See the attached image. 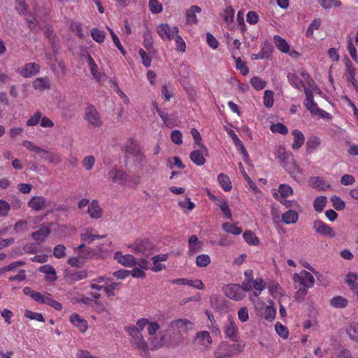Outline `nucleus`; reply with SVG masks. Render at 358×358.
Segmentation results:
<instances>
[{
	"instance_id": "f257e3e1",
	"label": "nucleus",
	"mask_w": 358,
	"mask_h": 358,
	"mask_svg": "<svg viewBox=\"0 0 358 358\" xmlns=\"http://www.w3.org/2000/svg\"><path fill=\"white\" fill-rule=\"evenodd\" d=\"M123 150L124 151V163L127 166L131 157V167L136 171L142 169L147 163L146 157L142 152L138 141L134 138H130L125 143Z\"/></svg>"
},
{
	"instance_id": "f03ea898",
	"label": "nucleus",
	"mask_w": 358,
	"mask_h": 358,
	"mask_svg": "<svg viewBox=\"0 0 358 358\" xmlns=\"http://www.w3.org/2000/svg\"><path fill=\"white\" fill-rule=\"evenodd\" d=\"M125 329L131 337V345L136 350L141 351V355L143 358H149L150 352L148 345L142 334L134 329V326L133 325L126 327Z\"/></svg>"
},
{
	"instance_id": "7ed1b4c3",
	"label": "nucleus",
	"mask_w": 358,
	"mask_h": 358,
	"mask_svg": "<svg viewBox=\"0 0 358 358\" xmlns=\"http://www.w3.org/2000/svg\"><path fill=\"white\" fill-rule=\"evenodd\" d=\"M131 251L135 254L142 255L148 257L151 255L155 250V245L147 238L136 240L130 245Z\"/></svg>"
},
{
	"instance_id": "20e7f679",
	"label": "nucleus",
	"mask_w": 358,
	"mask_h": 358,
	"mask_svg": "<svg viewBox=\"0 0 358 358\" xmlns=\"http://www.w3.org/2000/svg\"><path fill=\"white\" fill-rule=\"evenodd\" d=\"M240 350L239 345L222 341L215 350L214 358H229Z\"/></svg>"
},
{
	"instance_id": "39448f33",
	"label": "nucleus",
	"mask_w": 358,
	"mask_h": 358,
	"mask_svg": "<svg viewBox=\"0 0 358 358\" xmlns=\"http://www.w3.org/2000/svg\"><path fill=\"white\" fill-rule=\"evenodd\" d=\"M304 92L306 94L304 105L312 115H317L321 117H324L326 115H329L327 112L318 108L317 104L313 100V94L310 90L304 88Z\"/></svg>"
},
{
	"instance_id": "423d86ee",
	"label": "nucleus",
	"mask_w": 358,
	"mask_h": 358,
	"mask_svg": "<svg viewBox=\"0 0 358 358\" xmlns=\"http://www.w3.org/2000/svg\"><path fill=\"white\" fill-rule=\"evenodd\" d=\"M157 34L164 41H171L176 34H178L177 27H171L168 24H161L157 27Z\"/></svg>"
},
{
	"instance_id": "0eeeda50",
	"label": "nucleus",
	"mask_w": 358,
	"mask_h": 358,
	"mask_svg": "<svg viewBox=\"0 0 358 358\" xmlns=\"http://www.w3.org/2000/svg\"><path fill=\"white\" fill-rule=\"evenodd\" d=\"M224 292L228 298L235 301H241L245 296V294L239 287L238 284H229L227 285L224 288Z\"/></svg>"
},
{
	"instance_id": "6e6552de",
	"label": "nucleus",
	"mask_w": 358,
	"mask_h": 358,
	"mask_svg": "<svg viewBox=\"0 0 358 358\" xmlns=\"http://www.w3.org/2000/svg\"><path fill=\"white\" fill-rule=\"evenodd\" d=\"M193 322L187 319H178L169 323V327L171 330H177L180 334L191 330L193 327Z\"/></svg>"
},
{
	"instance_id": "1a4fd4ad",
	"label": "nucleus",
	"mask_w": 358,
	"mask_h": 358,
	"mask_svg": "<svg viewBox=\"0 0 358 358\" xmlns=\"http://www.w3.org/2000/svg\"><path fill=\"white\" fill-rule=\"evenodd\" d=\"M195 341L200 345L201 350L203 352L209 350L213 342L210 333L207 331L196 333Z\"/></svg>"
},
{
	"instance_id": "9d476101",
	"label": "nucleus",
	"mask_w": 358,
	"mask_h": 358,
	"mask_svg": "<svg viewBox=\"0 0 358 358\" xmlns=\"http://www.w3.org/2000/svg\"><path fill=\"white\" fill-rule=\"evenodd\" d=\"M293 279L295 282H299L301 285L306 287H312L315 282L313 275L304 270L301 272L300 275L295 273Z\"/></svg>"
},
{
	"instance_id": "9b49d317",
	"label": "nucleus",
	"mask_w": 358,
	"mask_h": 358,
	"mask_svg": "<svg viewBox=\"0 0 358 358\" xmlns=\"http://www.w3.org/2000/svg\"><path fill=\"white\" fill-rule=\"evenodd\" d=\"M28 206L32 210L39 211L50 206V202L47 201L43 196H33L28 202Z\"/></svg>"
},
{
	"instance_id": "f8f14e48",
	"label": "nucleus",
	"mask_w": 358,
	"mask_h": 358,
	"mask_svg": "<svg viewBox=\"0 0 358 358\" xmlns=\"http://www.w3.org/2000/svg\"><path fill=\"white\" fill-rule=\"evenodd\" d=\"M313 227L315 231L320 234L329 237L335 236V232L333 229L320 220H315Z\"/></svg>"
},
{
	"instance_id": "ddd939ff",
	"label": "nucleus",
	"mask_w": 358,
	"mask_h": 358,
	"mask_svg": "<svg viewBox=\"0 0 358 358\" xmlns=\"http://www.w3.org/2000/svg\"><path fill=\"white\" fill-rule=\"evenodd\" d=\"M85 119L92 125L98 127L101 124L99 114L92 105L86 108Z\"/></svg>"
},
{
	"instance_id": "4468645a",
	"label": "nucleus",
	"mask_w": 358,
	"mask_h": 358,
	"mask_svg": "<svg viewBox=\"0 0 358 358\" xmlns=\"http://www.w3.org/2000/svg\"><path fill=\"white\" fill-rule=\"evenodd\" d=\"M39 71L40 66L38 64L36 63H28L20 68L18 72L22 76L29 78L38 73Z\"/></svg>"
},
{
	"instance_id": "2eb2a0df",
	"label": "nucleus",
	"mask_w": 358,
	"mask_h": 358,
	"mask_svg": "<svg viewBox=\"0 0 358 358\" xmlns=\"http://www.w3.org/2000/svg\"><path fill=\"white\" fill-rule=\"evenodd\" d=\"M208 155V149L206 151L203 150L202 148L194 150L190 153L191 160L197 166H202L206 163L205 156Z\"/></svg>"
},
{
	"instance_id": "dca6fc26",
	"label": "nucleus",
	"mask_w": 358,
	"mask_h": 358,
	"mask_svg": "<svg viewBox=\"0 0 358 358\" xmlns=\"http://www.w3.org/2000/svg\"><path fill=\"white\" fill-rule=\"evenodd\" d=\"M40 157L44 160H47L49 163L57 164L61 162L60 154L50 150L43 149L40 152Z\"/></svg>"
},
{
	"instance_id": "f3484780",
	"label": "nucleus",
	"mask_w": 358,
	"mask_h": 358,
	"mask_svg": "<svg viewBox=\"0 0 358 358\" xmlns=\"http://www.w3.org/2000/svg\"><path fill=\"white\" fill-rule=\"evenodd\" d=\"M113 257L125 266L132 267L136 265V259L132 255H122L120 252H117Z\"/></svg>"
},
{
	"instance_id": "a211bd4d",
	"label": "nucleus",
	"mask_w": 358,
	"mask_h": 358,
	"mask_svg": "<svg viewBox=\"0 0 358 358\" xmlns=\"http://www.w3.org/2000/svg\"><path fill=\"white\" fill-rule=\"evenodd\" d=\"M283 166L287 173L295 180H296L302 173V170L294 160L285 162Z\"/></svg>"
},
{
	"instance_id": "6ab92c4d",
	"label": "nucleus",
	"mask_w": 358,
	"mask_h": 358,
	"mask_svg": "<svg viewBox=\"0 0 358 358\" xmlns=\"http://www.w3.org/2000/svg\"><path fill=\"white\" fill-rule=\"evenodd\" d=\"M357 280H358V274L352 272L348 273L345 279V282L348 284L352 292L357 296L358 299V283Z\"/></svg>"
},
{
	"instance_id": "aec40b11",
	"label": "nucleus",
	"mask_w": 358,
	"mask_h": 358,
	"mask_svg": "<svg viewBox=\"0 0 358 358\" xmlns=\"http://www.w3.org/2000/svg\"><path fill=\"white\" fill-rule=\"evenodd\" d=\"M39 271L46 274L45 280L48 282H55L57 279L55 269L50 264L41 266L38 268Z\"/></svg>"
},
{
	"instance_id": "412c9836",
	"label": "nucleus",
	"mask_w": 358,
	"mask_h": 358,
	"mask_svg": "<svg viewBox=\"0 0 358 358\" xmlns=\"http://www.w3.org/2000/svg\"><path fill=\"white\" fill-rule=\"evenodd\" d=\"M70 321L74 326L79 328L80 331H82V332L86 331V330L88 328L87 321L85 319H83V317H81L77 313H73L70 316Z\"/></svg>"
},
{
	"instance_id": "4be33fe9",
	"label": "nucleus",
	"mask_w": 358,
	"mask_h": 358,
	"mask_svg": "<svg viewBox=\"0 0 358 358\" xmlns=\"http://www.w3.org/2000/svg\"><path fill=\"white\" fill-rule=\"evenodd\" d=\"M51 229L49 227H41L39 230L31 233V236L38 243H43L49 236Z\"/></svg>"
},
{
	"instance_id": "5701e85b",
	"label": "nucleus",
	"mask_w": 358,
	"mask_h": 358,
	"mask_svg": "<svg viewBox=\"0 0 358 358\" xmlns=\"http://www.w3.org/2000/svg\"><path fill=\"white\" fill-rule=\"evenodd\" d=\"M237 331L238 330L234 322L229 320L224 327V334L226 336L231 339L233 341H237Z\"/></svg>"
},
{
	"instance_id": "b1692460",
	"label": "nucleus",
	"mask_w": 358,
	"mask_h": 358,
	"mask_svg": "<svg viewBox=\"0 0 358 358\" xmlns=\"http://www.w3.org/2000/svg\"><path fill=\"white\" fill-rule=\"evenodd\" d=\"M87 213L93 219L101 217L102 210L96 200H93L92 203L89 204Z\"/></svg>"
},
{
	"instance_id": "393cba45",
	"label": "nucleus",
	"mask_w": 358,
	"mask_h": 358,
	"mask_svg": "<svg viewBox=\"0 0 358 358\" xmlns=\"http://www.w3.org/2000/svg\"><path fill=\"white\" fill-rule=\"evenodd\" d=\"M211 307L217 311L222 312L226 308L224 301L222 297L215 294L212 295L210 298Z\"/></svg>"
},
{
	"instance_id": "a878e982",
	"label": "nucleus",
	"mask_w": 358,
	"mask_h": 358,
	"mask_svg": "<svg viewBox=\"0 0 358 358\" xmlns=\"http://www.w3.org/2000/svg\"><path fill=\"white\" fill-rule=\"evenodd\" d=\"M201 9L198 6H192L189 9L186 11L187 23L196 24L197 22L196 13H201Z\"/></svg>"
},
{
	"instance_id": "bb28decb",
	"label": "nucleus",
	"mask_w": 358,
	"mask_h": 358,
	"mask_svg": "<svg viewBox=\"0 0 358 358\" xmlns=\"http://www.w3.org/2000/svg\"><path fill=\"white\" fill-rule=\"evenodd\" d=\"M308 182L310 186L320 190H324L330 187L329 185H325L324 179L321 177L312 176L309 178Z\"/></svg>"
},
{
	"instance_id": "cd10ccee",
	"label": "nucleus",
	"mask_w": 358,
	"mask_h": 358,
	"mask_svg": "<svg viewBox=\"0 0 358 358\" xmlns=\"http://www.w3.org/2000/svg\"><path fill=\"white\" fill-rule=\"evenodd\" d=\"M287 80L290 85L297 90H301L302 87L306 88L304 82L295 73H289L287 74Z\"/></svg>"
},
{
	"instance_id": "c85d7f7f",
	"label": "nucleus",
	"mask_w": 358,
	"mask_h": 358,
	"mask_svg": "<svg viewBox=\"0 0 358 358\" xmlns=\"http://www.w3.org/2000/svg\"><path fill=\"white\" fill-rule=\"evenodd\" d=\"M274 43L279 50L284 53H288L289 51V45L288 43L281 36L275 35L273 37Z\"/></svg>"
},
{
	"instance_id": "c756f323",
	"label": "nucleus",
	"mask_w": 358,
	"mask_h": 358,
	"mask_svg": "<svg viewBox=\"0 0 358 358\" xmlns=\"http://www.w3.org/2000/svg\"><path fill=\"white\" fill-rule=\"evenodd\" d=\"M294 136V142L292 143V148L294 150L299 149L304 143V136L301 131L298 129H294L292 131Z\"/></svg>"
},
{
	"instance_id": "7c9ffc66",
	"label": "nucleus",
	"mask_w": 358,
	"mask_h": 358,
	"mask_svg": "<svg viewBox=\"0 0 358 358\" xmlns=\"http://www.w3.org/2000/svg\"><path fill=\"white\" fill-rule=\"evenodd\" d=\"M299 218L298 213L293 210H289L282 216V220L287 224H294L297 222Z\"/></svg>"
},
{
	"instance_id": "2f4dec72",
	"label": "nucleus",
	"mask_w": 358,
	"mask_h": 358,
	"mask_svg": "<svg viewBox=\"0 0 358 358\" xmlns=\"http://www.w3.org/2000/svg\"><path fill=\"white\" fill-rule=\"evenodd\" d=\"M189 250L188 255H193L198 251H199V243L198 242V238L196 235H192L188 241Z\"/></svg>"
},
{
	"instance_id": "473e14b6",
	"label": "nucleus",
	"mask_w": 358,
	"mask_h": 358,
	"mask_svg": "<svg viewBox=\"0 0 358 358\" xmlns=\"http://www.w3.org/2000/svg\"><path fill=\"white\" fill-rule=\"evenodd\" d=\"M92 229H87L85 233L80 235V239L85 243H92L96 238H103L105 237L104 235H94L92 234Z\"/></svg>"
},
{
	"instance_id": "72a5a7b5",
	"label": "nucleus",
	"mask_w": 358,
	"mask_h": 358,
	"mask_svg": "<svg viewBox=\"0 0 358 358\" xmlns=\"http://www.w3.org/2000/svg\"><path fill=\"white\" fill-rule=\"evenodd\" d=\"M252 288L255 290L254 292L255 296H258L262 291L266 288V285L264 280L262 278H257L252 281Z\"/></svg>"
},
{
	"instance_id": "f704fd0d",
	"label": "nucleus",
	"mask_w": 358,
	"mask_h": 358,
	"mask_svg": "<svg viewBox=\"0 0 358 358\" xmlns=\"http://www.w3.org/2000/svg\"><path fill=\"white\" fill-rule=\"evenodd\" d=\"M348 301L341 296L333 297L330 300V304L336 308H344L348 306Z\"/></svg>"
},
{
	"instance_id": "c9c22d12",
	"label": "nucleus",
	"mask_w": 358,
	"mask_h": 358,
	"mask_svg": "<svg viewBox=\"0 0 358 358\" xmlns=\"http://www.w3.org/2000/svg\"><path fill=\"white\" fill-rule=\"evenodd\" d=\"M191 134L194 141V148L197 147L198 148H202L203 150L206 151V147L201 143L202 138L201 136L200 133L198 131V130L195 128H192L191 129Z\"/></svg>"
},
{
	"instance_id": "e433bc0d",
	"label": "nucleus",
	"mask_w": 358,
	"mask_h": 358,
	"mask_svg": "<svg viewBox=\"0 0 358 358\" xmlns=\"http://www.w3.org/2000/svg\"><path fill=\"white\" fill-rule=\"evenodd\" d=\"M243 238L249 245H257L259 243V238L252 231H245L243 234Z\"/></svg>"
},
{
	"instance_id": "4c0bfd02",
	"label": "nucleus",
	"mask_w": 358,
	"mask_h": 358,
	"mask_svg": "<svg viewBox=\"0 0 358 358\" xmlns=\"http://www.w3.org/2000/svg\"><path fill=\"white\" fill-rule=\"evenodd\" d=\"M87 62L92 75L96 80H100L101 74L99 73H97V66L91 55H87Z\"/></svg>"
},
{
	"instance_id": "58836bf2",
	"label": "nucleus",
	"mask_w": 358,
	"mask_h": 358,
	"mask_svg": "<svg viewBox=\"0 0 358 358\" xmlns=\"http://www.w3.org/2000/svg\"><path fill=\"white\" fill-rule=\"evenodd\" d=\"M217 181L224 191L229 192L231 189V181L227 175L223 173L219 174Z\"/></svg>"
},
{
	"instance_id": "ea45409f",
	"label": "nucleus",
	"mask_w": 358,
	"mask_h": 358,
	"mask_svg": "<svg viewBox=\"0 0 358 358\" xmlns=\"http://www.w3.org/2000/svg\"><path fill=\"white\" fill-rule=\"evenodd\" d=\"M33 87L36 90H44L50 88L49 81L47 78H38L33 82Z\"/></svg>"
},
{
	"instance_id": "a19ab883",
	"label": "nucleus",
	"mask_w": 358,
	"mask_h": 358,
	"mask_svg": "<svg viewBox=\"0 0 358 358\" xmlns=\"http://www.w3.org/2000/svg\"><path fill=\"white\" fill-rule=\"evenodd\" d=\"M216 204L220 208L221 210L226 215L227 218L231 219L232 215L231 213V210L229 207L227 201L224 199H220L217 200Z\"/></svg>"
},
{
	"instance_id": "79ce46f5",
	"label": "nucleus",
	"mask_w": 358,
	"mask_h": 358,
	"mask_svg": "<svg viewBox=\"0 0 358 358\" xmlns=\"http://www.w3.org/2000/svg\"><path fill=\"white\" fill-rule=\"evenodd\" d=\"M345 64L346 66L347 80H354V78H355L356 75V70L352 66L351 61L348 57L345 59Z\"/></svg>"
},
{
	"instance_id": "37998d69",
	"label": "nucleus",
	"mask_w": 358,
	"mask_h": 358,
	"mask_svg": "<svg viewBox=\"0 0 358 358\" xmlns=\"http://www.w3.org/2000/svg\"><path fill=\"white\" fill-rule=\"evenodd\" d=\"M222 229L224 231L234 235H238L242 232V229L236 225L229 222H224L222 224Z\"/></svg>"
},
{
	"instance_id": "c03bdc74",
	"label": "nucleus",
	"mask_w": 358,
	"mask_h": 358,
	"mask_svg": "<svg viewBox=\"0 0 358 358\" xmlns=\"http://www.w3.org/2000/svg\"><path fill=\"white\" fill-rule=\"evenodd\" d=\"M327 203L326 196L317 197L313 201V207L317 212H322Z\"/></svg>"
},
{
	"instance_id": "a18cd8bd",
	"label": "nucleus",
	"mask_w": 358,
	"mask_h": 358,
	"mask_svg": "<svg viewBox=\"0 0 358 358\" xmlns=\"http://www.w3.org/2000/svg\"><path fill=\"white\" fill-rule=\"evenodd\" d=\"M44 304H47L53 308H55L56 310H61L62 309V304L57 301H55L52 299L50 294H46L45 295V300L44 301Z\"/></svg>"
},
{
	"instance_id": "49530a36",
	"label": "nucleus",
	"mask_w": 358,
	"mask_h": 358,
	"mask_svg": "<svg viewBox=\"0 0 358 358\" xmlns=\"http://www.w3.org/2000/svg\"><path fill=\"white\" fill-rule=\"evenodd\" d=\"M91 36L92 38L97 43H102L105 39V32L98 28H93L91 30Z\"/></svg>"
},
{
	"instance_id": "de8ad7c7",
	"label": "nucleus",
	"mask_w": 358,
	"mask_h": 358,
	"mask_svg": "<svg viewBox=\"0 0 358 358\" xmlns=\"http://www.w3.org/2000/svg\"><path fill=\"white\" fill-rule=\"evenodd\" d=\"M238 166L240 169V171L241 173L243 174L245 180L248 182L250 187L255 192H258L259 189L257 186V185L250 179V178L248 176V175L246 173L244 167L243 166V164L241 162L238 163Z\"/></svg>"
},
{
	"instance_id": "09e8293b",
	"label": "nucleus",
	"mask_w": 358,
	"mask_h": 358,
	"mask_svg": "<svg viewBox=\"0 0 358 358\" xmlns=\"http://www.w3.org/2000/svg\"><path fill=\"white\" fill-rule=\"evenodd\" d=\"M320 144L318 137L313 136L310 138L306 142L307 152L310 153Z\"/></svg>"
},
{
	"instance_id": "8fccbe9b",
	"label": "nucleus",
	"mask_w": 358,
	"mask_h": 358,
	"mask_svg": "<svg viewBox=\"0 0 358 358\" xmlns=\"http://www.w3.org/2000/svg\"><path fill=\"white\" fill-rule=\"evenodd\" d=\"M270 129L273 133H278L283 135L288 133V129L282 123L273 124L271 125Z\"/></svg>"
},
{
	"instance_id": "3c124183",
	"label": "nucleus",
	"mask_w": 358,
	"mask_h": 358,
	"mask_svg": "<svg viewBox=\"0 0 358 358\" xmlns=\"http://www.w3.org/2000/svg\"><path fill=\"white\" fill-rule=\"evenodd\" d=\"M128 176L120 170L113 169V181L117 180L122 184H127Z\"/></svg>"
},
{
	"instance_id": "603ef678",
	"label": "nucleus",
	"mask_w": 358,
	"mask_h": 358,
	"mask_svg": "<svg viewBox=\"0 0 358 358\" xmlns=\"http://www.w3.org/2000/svg\"><path fill=\"white\" fill-rule=\"evenodd\" d=\"M346 334L354 341H358V324L350 325L346 329Z\"/></svg>"
},
{
	"instance_id": "864d4df0",
	"label": "nucleus",
	"mask_w": 358,
	"mask_h": 358,
	"mask_svg": "<svg viewBox=\"0 0 358 358\" xmlns=\"http://www.w3.org/2000/svg\"><path fill=\"white\" fill-rule=\"evenodd\" d=\"M210 263V258L208 255L202 254L196 257V264L199 267H206Z\"/></svg>"
},
{
	"instance_id": "5fc2aeb1",
	"label": "nucleus",
	"mask_w": 358,
	"mask_h": 358,
	"mask_svg": "<svg viewBox=\"0 0 358 358\" xmlns=\"http://www.w3.org/2000/svg\"><path fill=\"white\" fill-rule=\"evenodd\" d=\"M251 85L257 90L264 89L266 85V82L258 77H253L250 80Z\"/></svg>"
},
{
	"instance_id": "6e6d98bb",
	"label": "nucleus",
	"mask_w": 358,
	"mask_h": 358,
	"mask_svg": "<svg viewBox=\"0 0 358 358\" xmlns=\"http://www.w3.org/2000/svg\"><path fill=\"white\" fill-rule=\"evenodd\" d=\"M273 92L271 90H266L264 95V105L266 108H271L273 106Z\"/></svg>"
},
{
	"instance_id": "4d7b16f0",
	"label": "nucleus",
	"mask_w": 358,
	"mask_h": 358,
	"mask_svg": "<svg viewBox=\"0 0 358 358\" xmlns=\"http://www.w3.org/2000/svg\"><path fill=\"white\" fill-rule=\"evenodd\" d=\"M278 192L282 197L286 198L293 194V189L289 185L286 184H281L278 187Z\"/></svg>"
},
{
	"instance_id": "13d9d810",
	"label": "nucleus",
	"mask_w": 358,
	"mask_h": 358,
	"mask_svg": "<svg viewBox=\"0 0 358 358\" xmlns=\"http://www.w3.org/2000/svg\"><path fill=\"white\" fill-rule=\"evenodd\" d=\"M331 201L334 208L337 210H342L345 207V202L338 196H333L331 198Z\"/></svg>"
},
{
	"instance_id": "bf43d9fd",
	"label": "nucleus",
	"mask_w": 358,
	"mask_h": 358,
	"mask_svg": "<svg viewBox=\"0 0 358 358\" xmlns=\"http://www.w3.org/2000/svg\"><path fill=\"white\" fill-rule=\"evenodd\" d=\"M87 271L83 270V271H76V272L70 273L69 275V278L72 282H76V281H78V280L85 279L87 277Z\"/></svg>"
},
{
	"instance_id": "052dcab7",
	"label": "nucleus",
	"mask_w": 358,
	"mask_h": 358,
	"mask_svg": "<svg viewBox=\"0 0 358 358\" xmlns=\"http://www.w3.org/2000/svg\"><path fill=\"white\" fill-rule=\"evenodd\" d=\"M66 247L62 244L57 245L53 250V255L58 259L66 256Z\"/></svg>"
},
{
	"instance_id": "680f3d73",
	"label": "nucleus",
	"mask_w": 358,
	"mask_h": 358,
	"mask_svg": "<svg viewBox=\"0 0 358 358\" xmlns=\"http://www.w3.org/2000/svg\"><path fill=\"white\" fill-rule=\"evenodd\" d=\"M273 45L268 41H264L261 49V52L263 54V57L268 58L273 52Z\"/></svg>"
},
{
	"instance_id": "e2e57ef3",
	"label": "nucleus",
	"mask_w": 358,
	"mask_h": 358,
	"mask_svg": "<svg viewBox=\"0 0 358 358\" xmlns=\"http://www.w3.org/2000/svg\"><path fill=\"white\" fill-rule=\"evenodd\" d=\"M24 315L26 317L33 320H37L39 322H44L45 319L41 313L32 312L29 310H26L24 313Z\"/></svg>"
},
{
	"instance_id": "0e129e2a",
	"label": "nucleus",
	"mask_w": 358,
	"mask_h": 358,
	"mask_svg": "<svg viewBox=\"0 0 358 358\" xmlns=\"http://www.w3.org/2000/svg\"><path fill=\"white\" fill-rule=\"evenodd\" d=\"M275 329L280 336L283 338H287L289 335V331L285 326L282 325L280 322H277L275 325Z\"/></svg>"
},
{
	"instance_id": "69168bd1",
	"label": "nucleus",
	"mask_w": 358,
	"mask_h": 358,
	"mask_svg": "<svg viewBox=\"0 0 358 358\" xmlns=\"http://www.w3.org/2000/svg\"><path fill=\"white\" fill-rule=\"evenodd\" d=\"M150 10L152 13H159L162 11V5L157 0H150Z\"/></svg>"
},
{
	"instance_id": "338daca9",
	"label": "nucleus",
	"mask_w": 358,
	"mask_h": 358,
	"mask_svg": "<svg viewBox=\"0 0 358 358\" xmlns=\"http://www.w3.org/2000/svg\"><path fill=\"white\" fill-rule=\"evenodd\" d=\"M264 318L268 321H272L275 319L276 315L275 309L272 306H267L264 310Z\"/></svg>"
},
{
	"instance_id": "774afa93",
	"label": "nucleus",
	"mask_w": 358,
	"mask_h": 358,
	"mask_svg": "<svg viewBox=\"0 0 358 358\" xmlns=\"http://www.w3.org/2000/svg\"><path fill=\"white\" fill-rule=\"evenodd\" d=\"M83 166L88 171L91 170L95 163V158L92 155H89L85 157L83 162Z\"/></svg>"
}]
</instances>
